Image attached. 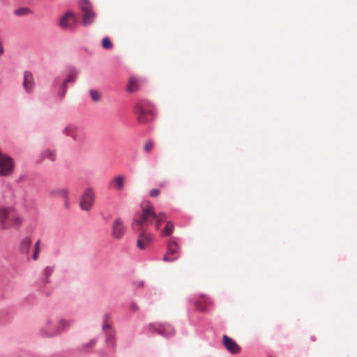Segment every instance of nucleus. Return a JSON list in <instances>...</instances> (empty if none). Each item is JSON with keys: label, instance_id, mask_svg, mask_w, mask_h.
<instances>
[{"label": "nucleus", "instance_id": "obj_1", "mask_svg": "<svg viewBox=\"0 0 357 357\" xmlns=\"http://www.w3.org/2000/svg\"><path fill=\"white\" fill-rule=\"evenodd\" d=\"M164 215L162 213L156 214L153 204L149 201H145L142 204V212H137L133 215L131 227L134 231H142L155 223V229H159Z\"/></svg>", "mask_w": 357, "mask_h": 357}, {"label": "nucleus", "instance_id": "obj_2", "mask_svg": "<svg viewBox=\"0 0 357 357\" xmlns=\"http://www.w3.org/2000/svg\"><path fill=\"white\" fill-rule=\"evenodd\" d=\"M135 112L141 123L152 121L156 114L155 107L146 100H139L135 105Z\"/></svg>", "mask_w": 357, "mask_h": 357}, {"label": "nucleus", "instance_id": "obj_3", "mask_svg": "<svg viewBox=\"0 0 357 357\" xmlns=\"http://www.w3.org/2000/svg\"><path fill=\"white\" fill-rule=\"evenodd\" d=\"M22 222V218L13 208H0V228L7 229L18 228Z\"/></svg>", "mask_w": 357, "mask_h": 357}, {"label": "nucleus", "instance_id": "obj_4", "mask_svg": "<svg viewBox=\"0 0 357 357\" xmlns=\"http://www.w3.org/2000/svg\"><path fill=\"white\" fill-rule=\"evenodd\" d=\"M79 7L82 11V25L87 26L92 24L96 17V13L93 11L92 6L89 0H79L78 2Z\"/></svg>", "mask_w": 357, "mask_h": 357}, {"label": "nucleus", "instance_id": "obj_5", "mask_svg": "<svg viewBox=\"0 0 357 357\" xmlns=\"http://www.w3.org/2000/svg\"><path fill=\"white\" fill-rule=\"evenodd\" d=\"M96 194L92 187L86 188L82 192L79 199V207L82 211H89L93 207Z\"/></svg>", "mask_w": 357, "mask_h": 357}, {"label": "nucleus", "instance_id": "obj_6", "mask_svg": "<svg viewBox=\"0 0 357 357\" xmlns=\"http://www.w3.org/2000/svg\"><path fill=\"white\" fill-rule=\"evenodd\" d=\"M74 320L70 319H66L63 318H61L58 320L56 325L54 326L53 331H47V330L43 329V334L47 336H57L60 334L64 333L68 329H69L70 327L73 326L74 324Z\"/></svg>", "mask_w": 357, "mask_h": 357}, {"label": "nucleus", "instance_id": "obj_7", "mask_svg": "<svg viewBox=\"0 0 357 357\" xmlns=\"http://www.w3.org/2000/svg\"><path fill=\"white\" fill-rule=\"evenodd\" d=\"M179 245L176 237H172L167 242V252L162 257V260L167 262H172L179 257Z\"/></svg>", "mask_w": 357, "mask_h": 357}, {"label": "nucleus", "instance_id": "obj_8", "mask_svg": "<svg viewBox=\"0 0 357 357\" xmlns=\"http://www.w3.org/2000/svg\"><path fill=\"white\" fill-rule=\"evenodd\" d=\"M14 169L13 159L0 150V176H8L12 174Z\"/></svg>", "mask_w": 357, "mask_h": 357}, {"label": "nucleus", "instance_id": "obj_9", "mask_svg": "<svg viewBox=\"0 0 357 357\" xmlns=\"http://www.w3.org/2000/svg\"><path fill=\"white\" fill-rule=\"evenodd\" d=\"M148 328L151 332L152 331H155L158 334L165 337H169L175 334L174 328L170 324H150L148 326Z\"/></svg>", "mask_w": 357, "mask_h": 357}, {"label": "nucleus", "instance_id": "obj_10", "mask_svg": "<svg viewBox=\"0 0 357 357\" xmlns=\"http://www.w3.org/2000/svg\"><path fill=\"white\" fill-rule=\"evenodd\" d=\"M77 24V17L74 13L68 11L60 18L59 24L63 29H73Z\"/></svg>", "mask_w": 357, "mask_h": 357}, {"label": "nucleus", "instance_id": "obj_11", "mask_svg": "<svg viewBox=\"0 0 357 357\" xmlns=\"http://www.w3.org/2000/svg\"><path fill=\"white\" fill-rule=\"evenodd\" d=\"M22 87L26 94L33 93L36 87L33 73L29 70H25L23 73Z\"/></svg>", "mask_w": 357, "mask_h": 357}, {"label": "nucleus", "instance_id": "obj_12", "mask_svg": "<svg viewBox=\"0 0 357 357\" xmlns=\"http://www.w3.org/2000/svg\"><path fill=\"white\" fill-rule=\"evenodd\" d=\"M104 343L109 354H115L117 350V333L103 335Z\"/></svg>", "mask_w": 357, "mask_h": 357}, {"label": "nucleus", "instance_id": "obj_13", "mask_svg": "<svg viewBox=\"0 0 357 357\" xmlns=\"http://www.w3.org/2000/svg\"><path fill=\"white\" fill-rule=\"evenodd\" d=\"M31 245L32 238L31 235L22 238L18 244V250L20 253L24 255L27 259L30 257Z\"/></svg>", "mask_w": 357, "mask_h": 357}, {"label": "nucleus", "instance_id": "obj_14", "mask_svg": "<svg viewBox=\"0 0 357 357\" xmlns=\"http://www.w3.org/2000/svg\"><path fill=\"white\" fill-rule=\"evenodd\" d=\"M126 232V227L121 218L114 219L112 224V236L114 238H121Z\"/></svg>", "mask_w": 357, "mask_h": 357}, {"label": "nucleus", "instance_id": "obj_15", "mask_svg": "<svg viewBox=\"0 0 357 357\" xmlns=\"http://www.w3.org/2000/svg\"><path fill=\"white\" fill-rule=\"evenodd\" d=\"M222 342L226 349L231 354H236L241 351V347L237 343L229 336L224 335Z\"/></svg>", "mask_w": 357, "mask_h": 357}, {"label": "nucleus", "instance_id": "obj_16", "mask_svg": "<svg viewBox=\"0 0 357 357\" xmlns=\"http://www.w3.org/2000/svg\"><path fill=\"white\" fill-rule=\"evenodd\" d=\"M199 296L202 298H204L203 303L191 298L188 299V301L195 305L197 310L202 312H206L208 310V306L212 304V301L208 298H205V295L204 294H199Z\"/></svg>", "mask_w": 357, "mask_h": 357}, {"label": "nucleus", "instance_id": "obj_17", "mask_svg": "<svg viewBox=\"0 0 357 357\" xmlns=\"http://www.w3.org/2000/svg\"><path fill=\"white\" fill-rule=\"evenodd\" d=\"M125 177L123 175H119L111 178L108 183V188L117 191H122L124 189Z\"/></svg>", "mask_w": 357, "mask_h": 357}, {"label": "nucleus", "instance_id": "obj_18", "mask_svg": "<svg viewBox=\"0 0 357 357\" xmlns=\"http://www.w3.org/2000/svg\"><path fill=\"white\" fill-rule=\"evenodd\" d=\"M97 342V337L92 338L89 342L77 346L76 347V351L80 354H91L93 351L94 347Z\"/></svg>", "mask_w": 357, "mask_h": 357}, {"label": "nucleus", "instance_id": "obj_19", "mask_svg": "<svg viewBox=\"0 0 357 357\" xmlns=\"http://www.w3.org/2000/svg\"><path fill=\"white\" fill-rule=\"evenodd\" d=\"M56 158L57 155L56 150L47 148L41 151L40 153L39 162H41L44 160H48L51 162H54L56 161Z\"/></svg>", "mask_w": 357, "mask_h": 357}, {"label": "nucleus", "instance_id": "obj_20", "mask_svg": "<svg viewBox=\"0 0 357 357\" xmlns=\"http://www.w3.org/2000/svg\"><path fill=\"white\" fill-rule=\"evenodd\" d=\"M54 271V266H46L43 268L42 271V277L43 278L40 281V285L42 287L45 286L47 284L50 283L49 278L53 273Z\"/></svg>", "mask_w": 357, "mask_h": 357}, {"label": "nucleus", "instance_id": "obj_21", "mask_svg": "<svg viewBox=\"0 0 357 357\" xmlns=\"http://www.w3.org/2000/svg\"><path fill=\"white\" fill-rule=\"evenodd\" d=\"M78 75V70L74 67H70L68 70L66 77L63 80V83L64 85H68L69 83H74Z\"/></svg>", "mask_w": 357, "mask_h": 357}, {"label": "nucleus", "instance_id": "obj_22", "mask_svg": "<svg viewBox=\"0 0 357 357\" xmlns=\"http://www.w3.org/2000/svg\"><path fill=\"white\" fill-rule=\"evenodd\" d=\"M50 195L54 198L63 197L66 199L69 195V192L67 188H55L50 191Z\"/></svg>", "mask_w": 357, "mask_h": 357}, {"label": "nucleus", "instance_id": "obj_23", "mask_svg": "<svg viewBox=\"0 0 357 357\" xmlns=\"http://www.w3.org/2000/svg\"><path fill=\"white\" fill-rule=\"evenodd\" d=\"M47 330V331H53L54 327L52 326V321L50 319H47L45 320V325L40 328L39 331V334L43 337H54V336H47L43 334V330Z\"/></svg>", "mask_w": 357, "mask_h": 357}, {"label": "nucleus", "instance_id": "obj_24", "mask_svg": "<svg viewBox=\"0 0 357 357\" xmlns=\"http://www.w3.org/2000/svg\"><path fill=\"white\" fill-rule=\"evenodd\" d=\"M139 89V83L135 77H130L127 86L129 92H135Z\"/></svg>", "mask_w": 357, "mask_h": 357}, {"label": "nucleus", "instance_id": "obj_25", "mask_svg": "<svg viewBox=\"0 0 357 357\" xmlns=\"http://www.w3.org/2000/svg\"><path fill=\"white\" fill-rule=\"evenodd\" d=\"M101 331L102 335L112 334L113 333H116V330L114 328L112 321L108 324H101Z\"/></svg>", "mask_w": 357, "mask_h": 357}, {"label": "nucleus", "instance_id": "obj_26", "mask_svg": "<svg viewBox=\"0 0 357 357\" xmlns=\"http://www.w3.org/2000/svg\"><path fill=\"white\" fill-rule=\"evenodd\" d=\"M31 13H32V11L27 7H22L14 11V14L17 16H26Z\"/></svg>", "mask_w": 357, "mask_h": 357}, {"label": "nucleus", "instance_id": "obj_27", "mask_svg": "<svg viewBox=\"0 0 357 357\" xmlns=\"http://www.w3.org/2000/svg\"><path fill=\"white\" fill-rule=\"evenodd\" d=\"M174 229V225L173 222L171 221L167 222L165 229L162 231V235L167 236H170L173 233Z\"/></svg>", "mask_w": 357, "mask_h": 357}, {"label": "nucleus", "instance_id": "obj_28", "mask_svg": "<svg viewBox=\"0 0 357 357\" xmlns=\"http://www.w3.org/2000/svg\"><path fill=\"white\" fill-rule=\"evenodd\" d=\"M145 229L146 227L142 231H137L139 232V238L142 239L145 244H148L151 241V235L150 234L146 233Z\"/></svg>", "mask_w": 357, "mask_h": 357}, {"label": "nucleus", "instance_id": "obj_29", "mask_svg": "<svg viewBox=\"0 0 357 357\" xmlns=\"http://www.w3.org/2000/svg\"><path fill=\"white\" fill-rule=\"evenodd\" d=\"M77 130V127L75 125H68L62 131L63 134L66 136H70L72 133H74Z\"/></svg>", "mask_w": 357, "mask_h": 357}, {"label": "nucleus", "instance_id": "obj_30", "mask_svg": "<svg viewBox=\"0 0 357 357\" xmlns=\"http://www.w3.org/2000/svg\"><path fill=\"white\" fill-rule=\"evenodd\" d=\"M40 239H38L33 245V252L32 255V259L33 260L36 261L38 259V255H39V245H40Z\"/></svg>", "mask_w": 357, "mask_h": 357}, {"label": "nucleus", "instance_id": "obj_31", "mask_svg": "<svg viewBox=\"0 0 357 357\" xmlns=\"http://www.w3.org/2000/svg\"><path fill=\"white\" fill-rule=\"evenodd\" d=\"M101 45H102V48H104L105 50H110L113 47L112 43L111 42L109 38L107 36H105L102 39V40L101 42Z\"/></svg>", "mask_w": 357, "mask_h": 357}, {"label": "nucleus", "instance_id": "obj_32", "mask_svg": "<svg viewBox=\"0 0 357 357\" xmlns=\"http://www.w3.org/2000/svg\"><path fill=\"white\" fill-rule=\"evenodd\" d=\"M68 86L67 85H64L63 83H62L61 87L59 88L57 96L60 98V100H63L66 96V91H67Z\"/></svg>", "mask_w": 357, "mask_h": 357}, {"label": "nucleus", "instance_id": "obj_33", "mask_svg": "<svg viewBox=\"0 0 357 357\" xmlns=\"http://www.w3.org/2000/svg\"><path fill=\"white\" fill-rule=\"evenodd\" d=\"M89 94H90V96L91 98V99L95 101V102H98L99 101L100 98V95L99 93V92L96 90H93V89H91L89 91Z\"/></svg>", "mask_w": 357, "mask_h": 357}, {"label": "nucleus", "instance_id": "obj_34", "mask_svg": "<svg viewBox=\"0 0 357 357\" xmlns=\"http://www.w3.org/2000/svg\"><path fill=\"white\" fill-rule=\"evenodd\" d=\"M112 321L109 313L106 312L102 315L101 324H108Z\"/></svg>", "mask_w": 357, "mask_h": 357}, {"label": "nucleus", "instance_id": "obj_35", "mask_svg": "<svg viewBox=\"0 0 357 357\" xmlns=\"http://www.w3.org/2000/svg\"><path fill=\"white\" fill-rule=\"evenodd\" d=\"M153 147V142L152 140H149L147 141L144 146V151L146 152V153H149L151 152V151L152 150Z\"/></svg>", "mask_w": 357, "mask_h": 357}, {"label": "nucleus", "instance_id": "obj_36", "mask_svg": "<svg viewBox=\"0 0 357 357\" xmlns=\"http://www.w3.org/2000/svg\"><path fill=\"white\" fill-rule=\"evenodd\" d=\"M145 243L142 241V239L141 238H138L137 241V245L138 247V248L141 249V250H143L145 247Z\"/></svg>", "mask_w": 357, "mask_h": 357}, {"label": "nucleus", "instance_id": "obj_37", "mask_svg": "<svg viewBox=\"0 0 357 357\" xmlns=\"http://www.w3.org/2000/svg\"><path fill=\"white\" fill-rule=\"evenodd\" d=\"M160 193V190L157 188H153L150 190L149 195L151 197H155L158 195Z\"/></svg>", "mask_w": 357, "mask_h": 357}, {"label": "nucleus", "instance_id": "obj_38", "mask_svg": "<svg viewBox=\"0 0 357 357\" xmlns=\"http://www.w3.org/2000/svg\"><path fill=\"white\" fill-rule=\"evenodd\" d=\"M130 310L134 312H136L139 310V307H138L137 305L136 304V303L132 302L130 303Z\"/></svg>", "mask_w": 357, "mask_h": 357}, {"label": "nucleus", "instance_id": "obj_39", "mask_svg": "<svg viewBox=\"0 0 357 357\" xmlns=\"http://www.w3.org/2000/svg\"><path fill=\"white\" fill-rule=\"evenodd\" d=\"M64 201H65V207L68 208L69 206H70V204H69V195L67 196L66 199H64Z\"/></svg>", "mask_w": 357, "mask_h": 357}, {"label": "nucleus", "instance_id": "obj_40", "mask_svg": "<svg viewBox=\"0 0 357 357\" xmlns=\"http://www.w3.org/2000/svg\"><path fill=\"white\" fill-rule=\"evenodd\" d=\"M144 284V282L143 280H141V281H139V282H137V285L139 287H143Z\"/></svg>", "mask_w": 357, "mask_h": 357}, {"label": "nucleus", "instance_id": "obj_41", "mask_svg": "<svg viewBox=\"0 0 357 357\" xmlns=\"http://www.w3.org/2000/svg\"><path fill=\"white\" fill-rule=\"evenodd\" d=\"M70 137H71L74 140H76V135L74 133H72Z\"/></svg>", "mask_w": 357, "mask_h": 357}, {"label": "nucleus", "instance_id": "obj_42", "mask_svg": "<svg viewBox=\"0 0 357 357\" xmlns=\"http://www.w3.org/2000/svg\"><path fill=\"white\" fill-rule=\"evenodd\" d=\"M99 352H100V354H105L106 351L105 349H102V350H100Z\"/></svg>", "mask_w": 357, "mask_h": 357}, {"label": "nucleus", "instance_id": "obj_43", "mask_svg": "<svg viewBox=\"0 0 357 357\" xmlns=\"http://www.w3.org/2000/svg\"><path fill=\"white\" fill-rule=\"evenodd\" d=\"M58 79H59L58 78H56V79H54V84H57V82H58Z\"/></svg>", "mask_w": 357, "mask_h": 357}, {"label": "nucleus", "instance_id": "obj_44", "mask_svg": "<svg viewBox=\"0 0 357 357\" xmlns=\"http://www.w3.org/2000/svg\"><path fill=\"white\" fill-rule=\"evenodd\" d=\"M311 340H312V341H314V340H315V337H314V336H312V337H311Z\"/></svg>", "mask_w": 357, "mask_h": 357}, {"label": "nucleus", "instance_id": "obj_45", "mask_svg": "<svg viewBox=\"0 0 357 357\" xmlns=\"http://www.w3.org/2000/svg\"><path fill=\"white\" fill-rule=\"evenodd\" d=\"M268 357H272V356H268Z\"/></svg>", "mask_w": 357, "mask_h": 357}]
</instances>
